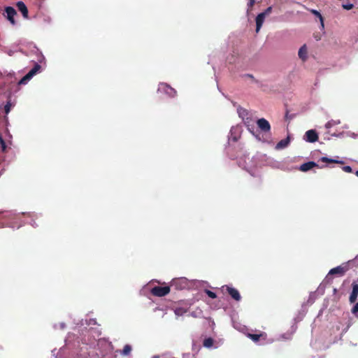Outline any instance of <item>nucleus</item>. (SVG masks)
I'll list each match as a JSON object with an SVG mask.
<instances>
[{
	"label": "nucleus",
	"instance_id": "obj_1",
	"mask_svg": "<svg viewBox=\"0 0 358 358\" xmlns=\"http://www.w3.org/2000/svg\"><path fill=\"white\" fill-rule=\"evenodd\" d=\"M351 262V261H349L338 266L331 268L329 272V275L338 274L340 276L343 275L349 270Z\"/></svg>",
	"mask_w": 358,
	"mask_h": 358
},
{
	"label": "nucleus",
	"instance_id": "obj_2",
	"mask_svg": "<svg viewBox=\"0 0 358 358\" xmlns=\"http://www.w3.org/2000/svg\"><path fill=\"white\" fill-rule=\"evenodd\" d=\"M41 69L40 64L36 63L34 66L27 73L19 82L18 85H25L27 82L35 76Z\"/></svg>",
	"mask_w": 358,
	"mask_h": 358
},
{
	"label": "nucleus",
	"instance_id": "obj_3",
	"mask_svg": "<svg viewBox=\"0 0 358 358\" xmlns=\"http://www.w3.org/2000/svg\"><path fill=\"white\" fill-rule=\"evenodd\" d=\"M150 292L153 296H159V297L164 296L170 292V287L169 286H164V287L155 286L151 289Z\"/></svg>",
	"mask_w": 358,
	"mask_h": 358
},
{
	"label": "nucleus",
	"instance_id": "obj_4",
	"mask_svg": "<svg viewBox=\"0 0 358 358\" xmlns=\"http://www.w3.org/2000/svg\"><path fill=\"white\" fill-rule=\"evenodd\" d=\"M189 282L186 278H175L171 281V286L176 289H184L188 287Z\"/></svg>",
	"mask_w": 358,
	"mask_h": 358
},
{
	"label": "nucleus",
	"instance_id": "obj_5",
	"mask_svg": "<svg viewBox=\"0 0 358 358\" xmlns=\"http://www.w3.org/2000/svg\"><path fill=\"white\" fill-rule=\"evenodd\" d=\"M158 91L167 94L171 98L175 97L177 94L176 90L166 83H161Z\"/></svg>",
	"mask_w": 358,
	"mask_h": 358
},
{
	"label": "nucleus",
	"instance_id": "obj_6",
	"mask_svg": "<svg viewBox=\"0 0 358 358\" xmlns=\"http://www.w3.org/2000/svg\"><path fill=\"white\" fill-rule=\"evenodd\" d=\"M6 17L7 20L13 24L15 25L16 22L14 19L15 15H17L16 10L11 6L5 8Z\"/></svg>",
	"mask_w": 358,
	"mask_h": 358
},
{
	"label": "nucleus",
	"instance_id": "obj_7",
	"mask_svg": "<svg viewBox=\"0 0 358 358\" xmlns=\"http://www.w3.org/2000/svg\"><path fill=\"white\" fill-rule=\"evenodd\" d=\"M318 138L317 133L313 129L307 131L304 136V140L309 143H315L317 141Z\"/></svg>",
	"mask_w": 358,
	"mask_h": 358
},
{
	"label": "nucleus",
	"instance_id": "obj_8",
	"mask_svg": "<svg viewBox=\"0 0 358 358\" xmlns=\"http://www.w3.org/2000/svg\"><path fill=\"white\" fill-rule=\"evenodd\" d=\"M258 127L264 132H268L271 130V125L265 118H260L257 121Z\"/></svg>",
	"mask_w": 358,
	"mask_h": 358
},
{
	"label": "nucleus",
	"instance_id": "obj_9",
	"mask_svg": "<svg viewBox=\"0 0 358 358\" xmlns=\"http://www.w3.org/2000/svg\"><path fill=\"white\" fill-rule=\"evenodd\" d=\"M226 289H227L228 294L234 300H236L237 301H239L241 299V294H240L239 292L236 289H235L234 287H231L227 286L226 287Z\"/></svg>",
	"mask_w": 358,
	"mask_h": 358
},
{
	"label": "nucleus",
	"instance_id": "obj_10",
	"mask_svg": "<svg viewBox=\"0 0 358 358\" xmlns=\"http://www.w3.org/2000/svg\"><path fill=\"white\" fill-rule=\"evenodd\" d=\"M318 164L314 162H308L306 163L302 164L300 167L299 170L302 172H306L310 169H312L314 167H318Z\"/></svg>",
	"mask_w": 358,
	"mask_h": 358
},
{
	"label": "nucleus",
	"instance_id": "obj_11",
	"mask_svg": "<svg viewBox=\"0 0 358 358\" xmlns=\"http://www.w3.org/2000/svg\"><path fill=\"white\" fill-rule=\"evenodd\" d=\"M352 290L349 297V301L350 303H355L357 300L358 296V284L353 282L352 283Z\"/></svg>",
	"mask_w": 358,
	"mask_h": 358
},
{
	"label": "nucleus",
	"instance_id": "obj_12",
	"mask_svg": "<svg viewBox=\"0 0 358 358\" xmlns=\"http://www.w3.org/2000/svg\"><path fill=\"white\" fill-rule=\"evenodd\" d=\"M16 6L18 9L19 11H20L23 15V17L24 18H28L29 15H28V9L26 6V5L24 4V2L22 1H18L17 3H16Z\"/></svg>",
	"mask_w": 358,
	"mask_h": 358
},
{
	"label": "nucleus",
	"instance_id": "obj_13",
	"mask_svg": "<svg viewBox=\"0 0 358 358\" xmlns=\"http://www.w3.org/2000/svg\"><path fill=\"white\" fill-rule=\"evenodd\" d=\"M266 15L261 13L256 17V32H259L265 20Z\"/></svg>",
	"mask_w": 358,
	"mask_h": 358
},
{
	"label": "nucleus",
	"instance_id": "obj_14",
	"mask_svg": "<svg viewBox=\"0 0 358 358\" xmlns=\"http://www.w3.org/2000/svg\"><path fill=\"white\" fill-rule=\"evenodd\" d=\"M308 54V50L306 45H302L298 52L299 57L300 59H301L303 62L306 61L308 58L307 56Z\"/></svg>",
	"mask_w": 358,
	"mask_h": 358
},
{
	"label": "nucleus",
	"instance_id": "obj_15",
	"mask_svg": "<svg viewBox=\"0 0 358 358\" xmlns=\"http://www.w3.org/2000/svg\"><path fill=\"white\" fill-rule=\"evenodd\" d=\"M173 310L177 316H182L187 312V308L184 307L174 306Z\"/></svg>",
	"mask_w": 358,
	"mask_h": 358
},
{
	"label": "nucleus",
	"instance_id": "obj_16",
	"mask_svg": "<svg viewBox=\"0 0 358 358\" xmlns=\"http://www.w3.org/2000/svg\"><path fill=\"white\" fill-rule=\"evenodd\" d=\"M320 161L322 162H326V163H335V164H343L344 163L343 161L328 158L327 157H321L320 159Z\"/></svg>",
	"mask_w": 358,
	"mask_h": 358
},
{
	"label": "nucleus",
	"instance_id": "obj_17",
	"mask_svg": "<svg viewBox=\"0 0 358 358\" xmlns=\"http://www.w3.org/2000/svg\"><path fill=\"white\" fill-rule=\"evenodd\" d=\"M289 143V137H287V138H285V139H282L277 143L276 148L278 149L284 148L288 145Z\"/></svg>",
	"mask_w": 358,
	"mask_h": 358
},
{
	"label": "nucleus",
	"instance_id": "obj_18",
	"mask_svg": "<svg viewBox=\"0 0 358 358\" xmlns=\"http://www.w3.org/2000/svg\"><path fill=\"white\" fill-rule=\"evenodd\" d=\"M311 13L317 16L320 19L321 28L323 29L324 28V18L320 14V13L316 10L312 9L310 10Z\"/></svg>",
	"mask_w": 358,
	"mask_h": 358
},
{
	"label": "nucleus",
	"instance_id": "obj_19",
	"mask_svg": "<svg viewBox=\"0 0 358 358\" xmlns=\"http://www.w3.org/2000/svg\"><path fill=\"white\" fill-rule=\"evenodd\" d=\"M132 350V348L130 345H125L121 351V355L123 356H128L130 355L131 352Z\"/></svg>",
	"mask_w": 358,
	"mask_h": 358
},
{
	"label": "nucleus",
	"instance_id": "obj_20",
	"mask_svg": "<svg viewBox=\"0 0 358 358\" xmlns=\"http://www.w3.org/2000/svg\"><path fill=\"white\" fill-rule=\"evenodd\" d=\"M214 343V340L212 338H207L203 340V345L205 348H210L213 347Z\"/></svg>",
	"mask_w": 358,
	"mask_h": 358
},
{
	"label": "nucleus",
	"instance_id": "obj_21",
	"mask_svg": "<svg viewBox=\"0 0 358 358\" xmlns=\"http://www.w3.org/2000/svg\"><path fill=\"white\" fill-rule=\"evenodd\" d=\"M0 146H1L2 152H5L6 151L7 146H6V142L3 140L1 134H0Z\"/></svg>",
	"mask_w": 358,
	"mask_h": 358
},
{
	"label": "nucleus",
	"instance_id": "obj_22",
	"mask_svg": "<svg viewBox=\"0 0 358 358\" xmlns=\"http://www.w3.org/2000/svg\"><path fill=\"white\" fill-rule=\"evenodd\" d=\"M262 336V334H248V337L250 338H251L255 342L259 341V340Z\"/></svg>",
	"mask_w": 358,
	"mask_h": 358
},
{
	"label": "nucleus",
	"instance_id": "obj_23",
	"mask_svg": "<svg viewBox=\"0 0 358 358\" xmlns=\"http://www.w3.org/2000/svg\"><path fill=\"white\" fill-rule=\"evenodd\" d=\"M342 7L345 10H350L354 8V3L348 2L347 3H343Z\"/></svg>",
	"mask_w": 358,
	"mask_h": 358
},
{
	"label": "nucleus",
	"instance_id": "obj_24",
	"mask_svg": "<svg viewBox=\"0 0 358 358\" xmlns=\"http://www.w3.org/2000/svg\"><path fill=\"white\" fill-rule=\"evenodd\" d=\"M205 292L211 299H215L217 297L216 294L210 290L206 289Z\"/></svg>",
	"mask_w": 358,
	"mask_h": 358
},
{
	"label": "nucleus",
	"instance_id": "obj_25",
	"mask_svg": "<svg viewBox=\"0 0 358 358\" xmlns=\"http://www.w3.org/2000/svg\"><path fill=\"white\" fill-rule=\"evenodd\" d=\"M255 3V0H249L248 3V12H250L252 10V7L254 6Z\"/></svg>",
	"mask_w": 358,
	"mask_h": 358
},
{
	"label": "nucleus",
	"instance_id": "obj_26",
	"mask_svg": "<svg viewBox=\"0 0 358 358\" xmlns=\"http://www.w3.org/2000/svg\"><path fill=\"white\" fill-rule=\"evenodd\" d=\"M10 107H11L10 103L9 101L7 102V103L4 106V110H5L6 114H8V113L10 110Z\"/></svg>",
	"mask_w": 358,
	"mask_h": 358
},
{
	"label": "nucleus",
	"instance_id": "obj_27",
	"mask_svg": "<svg viewBox=\"0 0 358 358\" xmlns=\"http://www.w3.org/2000/svg\"><path fill=\"white\" fill-rule=\"evenodd\" d=\"M342 169L343 171L346 173H351L352 171V169L350 166H343Z\"/></svg>",
	"mask_w": 358,
	"mask_h": 358
},
{
	"label": "nucleus",
	"instance_id": "obj_28",
	"mask_svg": "<svg viewBox=\"0 0 358 358\" xmlns=\"http://www.w3.org/2000/svg\"><path fill=\"white\" fill-rule=\"evenodd\" d=\"M272 11V7H268L262 13H264L266 16L268 15Z\"/></svg>",
	"mask_w": 358,
	"mask_h": 358
},
{
	"label": "nucleus",
	"instance_id": "obj_29",
	"mask_svg": "<svg viewBox=\"0 0 358 358\" xmlns=\"http://www.w3.org/2000/svg\"><path fill=\"white\" fill-rule=\"evenodd\" d=\"M352 313L354 314L358 313V302L353 306L352 309Z\"/></svg>",
	"mask_w": 358,
	"mask_h": 358
},
{
	"label": "nucleus",
	"instance_id": "obj_30",
	"mask_svg": "<svg viewBox=\"0 0 358 358\" xmlns=\"http://www.w3.org/2000/svg\"><path fill=\"white\" fill-rule=\"evenodd\" d=\"M291 118H292V116L289 115V111L287 110L286 114H285V119L288 120V119H291Z\"/></svg>",
	"mask_w": 358,
	"mask_h": 358
},
{
	"label": "nucleus",
	"instance_id": "obj_31",
	"mask_svg": "<svg viewBox=\"0 0 358 358\" xmlns=\"http://www.w3.org/2000/svg\"><path fill=\"white\" fill-rule=\"evenodd\" d=\"M315 38H316L317 41L320 40V37L318 36H315Z\"/></svg>",
	"mask_w": 358,
	"mask_h": 358
},
{
	"label": "nucleus",
	"instance_id": "obj_32",
	"mask_svg": "<svg viewBox=\"0 0 358 358\" xmlns=\"http://www.w3.org/2000/svg\"><path fill=\"white\" fill-rule=\"evenodd\" d=\"M355 175H356L357 176H358V171H357L355 172Z\"/></svg>",
	"mask_w": 358,
	"mask_h": 358
},
{
	"label": "nucleus",
	"instance_id": "obj_33",
	"mask_svg": "<svg viewBox=\"0 0 358 358\" xmlns=\"http://www.w3.org/2000/svg\"><path fill=\"white\" fill-rule=\"evenodd\" d=\"M350 0H348V1H349Z\"/></svg>",
	"mask_w": 358,
	"mask_h": 358
}]
</instances>
